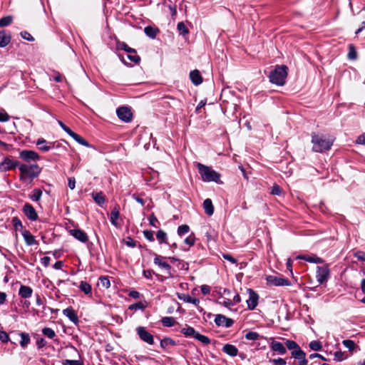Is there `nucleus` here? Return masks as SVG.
Returning a JSON list of instances; mask_svg holds the SVG:
<instances>
[{
    "mask_svg": "<svg viewBox=\"0 0 365 365\" xmlns=\"http://www.w3.org/2000/svg\"><path fill=\"white\" fill-rule=\"evenodd\" d=\"M11 39V36L10 32L6 31L5 30L0 31V47L4 48L6 47L10 42Z\"/></svg>",
    "mask_w": 365,
    "mask_h": 365,
    "instance_id": "obj_20",
    "label": "nucleus"
},
{
    "mask_svg": "<svg viewBox=\"0 0 365 365\" xmlns=\"http://www.w3.org/2000/svg\"><path fill=\"white\" fill-rule=\"evenodd\" d=\"M136 332L139 338L143 341L148 344L149 345H152L154 344L153 336L150 332H148L145 327H138L136 328Z\"/></svg>",
    "mask_w": 365,
    "mask_h": 365,
    "instance_id": "obj_6",
    "label": "nucleus"
},
{
    "mask_svg": "<svg viewBox=\"0 0 365 365\" xmlns=\"http://www.w3.org/2000/svg\"><path fill=\"white\" fill-rule=\"evenodd\" d=\"M23 213L31 221H36L38 219V214L34 207L29 203H26L22 208Z\"/></svg>",
    "mask_w": 365,
    "mask_h": 365,
    "instance_id": "obj_13",
    "label": "nucleus"
},
{
    "mask_svg": "<svg viewBox=\"0 0 365 365\" xmlns=\"http://www.w3.org/2000/svg\"><path fill=\"white\" fill-rule=\"evenodd\" d=\"M145 34L150 38L154 39L157 34L159 33V29L150 26H146L144 29Z\"/></svg>",
    "mask_w": 365,
    "mask_h": 365,
    "instance_id": "obj_28",
    "label": "nucleus"
},
{
    "mask_svg": "<svg viewBox=\"0 0 365 365\" xmlns=\"http://www.w3.org/2000/svg\"><path fill=\"white\" fill-rule=\"evenodd\" d=\"M19 335L21 336V341L19 342L22 348H25L30 343L29 334L25 332H20Z\"/></svg>",
    "mask_w": 365,
    "mask_h": 365,
    "instance_id": "obj_31",
    "label": "nucleus"
},
{
    "mask_svg": "<svg viewBox=\"0 0 365 365\" xmlns=\"http://www.w3.org/2000/svg\"><path fill=\"white\" fill-rule=\"evenodd\" d=\"M181 332L185 336H192L195 338V336L197 334V331L195 330V329L192 327L186 325V327L183 329H182Z\"/></svg>",
    "mask_w": 365,
    "mask_h": 365,
    "instance_id": "obj_32",
    "label": "nucleus"
},
{
    "mask_svg": "<svg viewBox=\"0 0 365 365\" xmlns=\"http://www.w3.org/2000/svg\"><path fill=\"white\" fill-rule=\"evenodd\" d=\"M9 340V337L8 334L6 331H0V341L4 343L8 342Z\"/></svg>",
    "mask_w": 365,
    "mask_h": 365,
    "instance_id": "obj_63",
    "label": "nucleus"
},
{
    "mask_svg": "<svg viewBox=\"0 0 365 365\" xmlns=\"http://www.w3.org/2000/svg\"><path fill=\"white\" fill-rule=\"evenodd\" d=\"M197 167L198 168L199 174L201 179L204 182H215L217 183L220 182L221 175L214 170L211 167L205 165L200 163H197Z\"/></svg>",
    "mask_w": 365,
    "mask_h": 365,
    "instance_id": "obj_2",
    "label": "nucleus"
},
{
    "mask_svg": "<svg viewBox=\"0 0 365 365\" xmlns=\"http://www.w3.org/2000/svg\"><path fill=\"white\" fill-rule=\"evenodd\" d=\"M195 339L200 341L201 343L205 345L210 344V339L207 336L202 335L198 332H197L196 335L195 336Z\"/></svg>",
    "mask_w": 365,
    "mask_h": 365,
    "instance_id": "obj_42",
    "label": "nucleus"
},
{
    "mask_svg": "<svg viewBox=\"0 0 365 365\" xmlns=\"http://www.w3.org/2000/svg\"><path fill=\"white\" fill-rule=\"evenodd\" d=\"M19 157L26 163L31 161L36 162L40 159L39 155L36 152L31 150H24L21 151Z\"/></svg>",
    "mask_w": 365,
    "mask_h": 365,
    "instance_id": "obj_7",
    "label": "nucleus"
},
{
    "mask_svg": "<svg viewBox=\"0 0 365 365\" xmlns=\"http://www.w3.org/2000/svg\"><path fill=\"white\" fill-rule=\"evenodd\" d=\"M72 138L79 144L88 148L91 147L89 143L76 133H75Z\"/></svg>",
    "mask_w": 365,
    "mask_h": 365,
    "instance_id": "obj_39",
    "label": "nucleus"
},
{
    "mask_svg": "<svg viewBox=\"0 0 365 365\" xmlns=\"http://www.w3.org/2000/svg\"><path fill=\"white\" fill-rule=\"evenodd\" d=\"M222 351L230 356H236L238 354V349L237 347L230 344L224 345Z\"/></svg>",
    "mask_w": 365,
    "mask_h": 365,
    "instance_id": "obj_26",
    "label": "nucleus"
},
{
    "mask_svg": "<svg viewBox=\"0 0 365 365\" xmlns=\"http://www.w3.org/2000/svg\"><path fill=\"white\" fill-rule=\"evenodd\" d=\"M309 348L314 351H320L322 348V345L319 341H312L309 344Z\"/></svg>",
    "mask_w": 365,
    "mask_h": 365,
    "instance_id": "obj_48",
    "label": "nucleus"
},
{
    "mask_svg": "<svg viewBox=\"0 0 365 365\" xmlns=\"http://www.w3.org/2000/svg\"><path fill=\"white\" fill-rule=\"evenodd\" d=\"M21 235L27 245L31 246L38 244L37 241L35 240L34 236L32 235L29 230H24Z\"/></svg>",
    "mask_w": 365,
    "mask_h": 365,
    "instance_id": "obj_23",
    "label": "nucleus"
},
{
    "mask_svg": "<svg viewBox=\"0 0 365 365\" xmlns=\"http://www.w3.org/2000/svg\"><path fill=\"white\" fill-rule=\"evenodd\" d=\"M145 308V305L142 302H138L135 304H133L129 306L128 309L130 310H139V309H143Z\"/></svg>",
    "mask_w": 365,
    "mask_h": 365,
    "instance_id": "obj_54",
    "label": "nucleus"
},
{
    "mask_svg": "<svg viewBox=\"0 0 365 365\" xmlns=\"http://www.w3.org/2000/svg\"><path fill=\"white\" fill-rule=\"evenodd\" d=\"M249 298L246 302L250 310H254L258 304L259 295L252 289H248Z\"/></svg>",
    "mask_w": 365,
    "mask_h": 365,
    "instance_id": "obj_11",
    "label": "nucleus"
},
{
    "mask_svg": "<svg viewBox=\"0 0 365 365\" xmlns=\"http://www.w3.org/2000/svg\"><path fill=\"white\" fill-rule=\"evenodd\" d=\"M79 289L81 291L84 292L86 294H89L91 293V286L86 282L82 281L79 285Z\"/></svg>",
    "mask_w": 365,
    "mask_h": 365,
    "instance_id": "obj_35",
    "label": "nucleus"
},
{
    "mask_svg": "<svg viewBox=\"0 0 365 365\" xmlns=\"http://www.w3.org/2000/svg\"><path fill=\"white\" fill-rule=\"evenodd\" d=\"M19 165H21L19 162L13 160L9 158H6L3 162L0 163V171L5 172L7 170H13L16 167L19 168Z\"/></svg>",
    "mask_w": 365,
    "mask_h": 365,
    "instance_id": "obj_10",
    "label": "nucleus"
},
{
    "mask_svg": "<svg viewBox=\"0 0 365 365\" xmlns=\"http://www.w3.org/2000/svg\"><path fill=\"white\" fill-rule=\"evenodd\" d=\"M42 195V191L40 189H34L30 195V199L32 201L38 202L40 200Z\"/></svg>",
    "mask_w": 365,
    "mask_h": 365,
    "instance_id": "obj_37",
    "label": "nucleus"
},
{
    "mask_svg": "<svg viewBox=\"0 0 365 365\" xmlns=\"http://www.w3.org/2000/svg\"><path fill=\"white\" fill-rule=\"evenodd\" d=\"M245 337L247 340L255 341L259 338V334L255 331H248Z\"/></svg>",
    "mask_w": 365,
    "mask_h": 365,
    "instance_id": "obj_50",
    "label": "nucleus"
},
{
    "mask_svg": "<svg viewBox=\"0 0 365 365\" xmlns=\"http://www.w3.org/2000/svg\"><path fill=\"white\" fill-rule=\"evenodd\" d=\"M63 314L69 319L71 322L77 324L79 322L76 312L72 307H68L63 310Z\"/></svg>",
    "mask_w": 365,
    "mask_h": 365,
    "instance_id": "obj_19",
    "label": "nucleus"
},
{
    "mask_svg": "<svg viewBox=\"0 0 365 365\" xmlns=\"http://www.w3.org/2000/svg\"><path fill=\"white\" fill-rule=\"evenodd\" d=\"M63 365H83V362L78 360L66 359L63 362Z\"/></svg>",
    "mask_w": 365,
    "mask_h": 365,
    "instance_id": "obj_58",
    "label": "nucleus"
},
{
    "mask_svg": "<svg viewBox=\"0 0 365 365\" xmlns=\"http://www.w3.org/2000/svg\"><path fill=\"white\" fill-rule=\"evenodd\" d=\"M71 235L81 242H86L88 240L87 234L80 229H73L69 231Z\"/></svg>",
    "mask_w": 365,
    "mask_h": 365,
    "instance_id": "obj_16",
    "label": "nucleus"
},
{
    "mask_svg": "<svg viewBox=\"0 0 365 365\" xmlns=\"http://www.w3.org/2000/svg\"><path fill=\"white\" fill-rule=\"evenodd\" d=\"M116 113L118 117L125 123L130 122L132 120L133 114L128 107L122 106L118 108Z\"/></svg>",
    "mask_w": 365,
    "mask_h": 365,
    "instance_id": "obj_12",
    "label": "nucleus"
},
{
    "mask_svg": "<svg viewBox=\"0 0 365 365\" xmlns=\"http://www.w3.org/2000/svg\"><path fill=\"white\" fill-rule=\"evenodd\" d=\"M190 78L192 83L195 86H198L202 82V78L198 70L192 71L190 73Z\"/></svg>",
    "mask_w": 365,
    "mask_h": 365,
    "instance_id": "obj_24",
    "label": "nucleus"
},
{
    "mask_svg": "<svg viewBox=\"0 0 365 365\" xmlns=\"http://www.w3.org/2000/svg\"><path fill=\"white\" fill-rule=\"evenodd\" d=\"M287 66L284 65L277 66L269 75V81L277 86H283L287 76Z\"/></svg>",
    "mask_w": 365,
    "mask_h": 365,
    "instance_id": "obj_3",
    "label": "nucleus"
},
{
    "mask_svg": "<svg viewBox=\"0 0 365 365\" xmlns=\"http://www.w3.org/2000/svg\"><path fill=\"white\" fill-rule=\"evenodd\" d=\"M195 242V236L193 235H190L189 237L185 238V240H184V242L185 244L188 245L189 246L194 245Z\"/></svg>",
    "mask_w": 365,
    "mask_h": 365,
    "instance_id": "obj_61",
    "label": "nucleus"
},
{
    "mask_svg": "<svg viewBox=\"0 0 365 365\" xmlns=\"http://www.w3.org/2000/svg\"><path fill=\"white\" fill-rule=\"evenodd\" d=\"M126 57L127 58H128L131 62L134 63H138L140 61V58L139 56H138L135 53H127V55H126Z\"/></svg>",
    "mask_w": 365,
    "mask_h": 365,
    "instance_id": "obj_53",
    "label": "nucleus"
},
{
    "mask_svg": "<svg viewBox=\"0 0 365 365\" xmlns=\"http://www.w3.org/2000/svg\"><path fill=\"white\" fill-rule=\"evenodd\" d=\"M33 294V289L26 285H21L19 290V295L24 299H28L31 297Z\"/></svg>",
    "mask_w": 365,
    "mask_h": 365,
    "instance_id": "obj_22",
    "label": "nucleus"
},
{
    "mask_svg": "<svg viewBox=\"0 0 365 365\" xmlns=\"http://www.w3.org/2000/svg\"><path fill=\"white\" fill-rule=\"evenodd\" d=\"M119 49L124 50L128 53H135L136 51L134 48L129 47L125 42H119L118 43Z\"/></svg>",
    "mask_w": 365,
    "mask_h": 365,
    "instance_id": "obj_40",
    "label": "nucleus"
},
{
    "mask_svg": "<svg viewBox=\"0 0 365 365\" xmlns=\"http://www.w3.org/2000/svg\"><path fill=\"white\" fill-rule=\"evenodd\" d=\"M41 171V168L36 163L35 164H21L19 165L20 180L24 182H31L33 180L37 178Z\"/></svg>",
    "mask_w": 365,
    "mask_h": 365,
    "instance_id": "obj_1",
    "label": "nucleus"
},
{
    "mask_svg": "<svg viewBox=\"0 0 365 365\" xmlns=\"http://www.w3.org/2000/svg\"><path fill=\"white\" fill-rule=\"evenodd\" d=\"M164 98L165 103L168 104L170 107H173V108L182 110V103L180 100L170 96H165Z\"/></svg>",
    "mask_w": 365,
    "mask_h": 365,
    "instance_id": "obj_18",
    "label": "nucleus"
},
{
    "mask_svg": "<svg viewBox=\"0 0 365 365\" xmlns=\"http://www.w3.org/2000/svg\"><path fill=\"white\" fill-rule=\"evenodd\" d=\"M42 333L44 336H47L49 339H53L56 336L55 331L49 327H44L42 329Z\"/></svg>",
    "mask_w": 365,
    "mask_h": 365,
    "instance_id": "obj_45",
    "label": "nucleus"
},
{
    "mask_svg": "<svg viewBox=\"0 0 365 365\" xmlns=\"http://www.w3.org/2000/svg\"><path fill=\"white\" fill-rule=\"evenodd\" d=\"M72 138L79 144L88 148L91 147L89 143L76 133H75Z\"/></svg>",
    "mask_w": 365,
    "mask_h": 365,
    "instance_id": "obj_38",
    "label": "nucleus"
},
{
    "mask_svg": "<svg viewBox=\"0 0 365 365\" xmlns=\"http://www.w3.org/2000/svg\"><path fill=\"white\" fill-rule=\"evenodd\" d=\"M267 282L271 286H289L290 284L287 279L273 275L267 277Z\"/></svg>",
    "mask_w": 365,
    "mask_h": 365,
    "instance_id": "obj_8",
    "label": "nucleus"
},
{
    "mask_svg": "<svg viewBox=\"0 0 365 365\" xmlns=\"http://www.w3.org/2000/svg\"><path fill=\"white\" fill-rule=\"evenodd\" d=\"M356 143L359 145H365V133L357 138Z\"/></svg>",
    "mask_w": 365,
    "mask_h": 365,
    "instance_id": "obj_64",
    "label": "nucleus"
},
{
    "mask_svg": "<svg viewBox=\"0 0 365 365\" xmlns=\"http://www.w3.org/2000/svg\"><path fill=\"white\" fill-rule=\"evenodd\" d=\"M11 222L16 230H21L23 229V225L21 223V221L17 217H13Z\"/></svg>",
    "mask_w": 365,
    "mask_h": 365,
    "instance_id": "obj_51",
    "label": "nucleus"
},
{
    "mask_svg": "<svg viewBox=\"0 0 365 365\" xmlns=\"http://www.w3.org/2000/svg\"><path fill=\"white\" fill-rule=\"evenodd\" d=\"M329 266L327 264H324L322 266H317V274L316 277L317 282L322 284L326 281H327L328 278L329 277Z\"/></svg>",
    "mask_w": 365,
    "mask_h": 365,
    "instance_id": "obj_5",
    "label": "nucleus"
},
{
    "mask_svg": "<svg viewBox=\"0 0 365 365\" xmlns=\"http://www.w3.org/2000/svg\"><path fill=\"white\" fill-rule=\"evenodd\" d=\"M169 345L175 346L176 343L173 339L168 337H165L160 341V346L163 349L167 348Z\"/></svg>",
    "mask_w": 365,
    "mask_h": 365,
    "instance_id": "obj_36",
    "label": "nucleus"
},
{
    "mask_svg": "<svg viewBox=\"0 0 365 365\" xmlns=\"http://www.w3.org/2000/svg\"><path fill=\"white\" fill-rule=\"evenodd\" d=\"M119 210L117 207H114L110 212V220L111 224L115 227H118V220L119 218Z\"/></svg>",
    "mask_w": 365,
    "mask_h": 365,
    "instance_id": "obj_29",
    "label": "nucleus"
},
{
    "mask_svg": "<svg viewBox=\"0 0 365 365\" xmlns=\"http://www.w3.org/2000/svg\"><path fill=\"white\" fill-rule=\"evenodd\" d=\"M348 58L350 60H356L357 58V52L352 44L349 46Z\"/></svg>",
    "mask_w": 365,
    "mask_h": 365,
    "instance_id": "obj_44",
    "label": "nucleus"
},
{
    "mask_svg": "<svg viewBox=\"0 0 365 365\" xmlns=\"http://www.w3.org/2000/svg\"><path fill=\"white\" fill-rule=\"evenodd\" d=\"M342 344L350 351H352L355 349V346H356L354 341L351 339H345L342 341Z\"/></svg>",
    "mask_w": 365,
    "mask_h": 365,
    "instance_id": "obj_47",
    "label": "nucleus"
},
{
    "mask_svg": "<svg viewBox=\"0 0 365 365\" xmlns=\"http://www.w3.org/2000/svg\"><path fill=\"white\" fill-rule=\"evenodd\" d=\"M143 235H144V237L150 242H153L155 240L153 231L145 230V231H143Z\"/></svg>",
    "mask_w": 365,
    "mask_h": 365,
    "instance_id": "obj_57",
    "label": "nucleus"
},
{
    "mask_svg": "<svg viewBox=\"0 0 365 365\" xmlns=\"http://www.w3.org/2000/svg\"><path fill=\"white\" fill-rule=\"evenodd\" d=\"M13 18L11 16H6L0 19V27H5L12 23Z\"/></svg>",
    "mask_w": 365,
    "mask_h": 365,
    "instance_id": "obj_41",
    "label": "nucleus"
},
{
    "mask_svg": "<svg viewBox=\"0 0 365 365\" xmlns=\"http://www.w3.org/2000/svg\"><path fill=\"white\" fill-rule=\"evenodd\" d=\"M271 348L273 351H277L280 354H284L287 352L286 347L283 344L277 341H273L271 343Z\"/></svg>",
    "mask_w": 365,
    "mask_h": 365,
    "instance_id": "obj_25",
    "label": "nucleus"
},
{
    "mask_svg": "<svg viewBox=\"0 0 365 365\" xmlns=\"http://www.w3.org/2000/svg\"><path fill=\"white\" fill-rule=\"evenodd\" d=\"M203 207L205 209V213L207 215L211 216L214 213V206L210 199L207 198L204 200Z\"/></svg>",
    "mask_w": 365,
    "mask_h": 365,
    "instance_id": "obj_27",
    "label": "nucleus"
},
{
    "mask_svg": "<svg viewBox=\"0 0 365 365\" xmlns=\"http://www.w3.org/2000/svg\"><path fill=\"white\" fill-rule=\"evenodd\" d=\"M36 145L38 146L39 150L43 152H48L54 147V143L48 142L43 138L37 140Z\"/></svg>",
    "mask_w": 365,
    "mask_h": 365,
    "instance_id": "obj_17",
    "label": "nucleus"
},
{
    "mask_svg": "<svg viewBox=\"0 0 365 365\" xmlns=\"http://www.w3.org/2000/svg\"><path fill=\"white\" fill-rule=\"evenodd\" d=\"M291 354L292 357L297 361V365H307L308 364V360L306 359V353L301 348L292 351Z\"/></svg>",
    "mask_w": 365,
    "mask_h": 365,
    "instance_id": "obj_9",
    "label": "nucleus"
},
{
    "mask_svg": "<svg viewBox=\"0 0 365 365\" xmlns=\"http://www.w3.org/2000/svg\"><path fill=\"white\" fill-rule=\"evenodd\" d=\"M177 28L180 35L185 36L189 33L187 28L182 21L178 24Z\"/></svg>",
    "mask_w": 365,
    "mask_h": 365,
    "instance_id": "obj_46",
    "label": "nucleus"
},
{
    "mask_svg": "<svg viewBox=\"0 0 365 365\" xmlns=\"http://www.w3.org/2000/svg\"><path fill=\"white\" fill-rule=\"evenodd\" d=\"M100 282L103 287L108 288L110 286V282L107 277L102 276L99 278Z\"/></svg>",
    "mask_w": 365,
    "mask_h": 365,
    "instance_id": "obj_56",
    "label": "nucleus"
},
{
    "mask_svg": "<svg viewBox=\"0 0 365 365\" xmlns=\"http://www.w3.org/2000/svg\"><path fill=\"white\" fill-rule=\"evenodd\" d=\"M156 238L158 240L160 244H166L169 245L168 242V236L165 231L160 230L156 233Z\"/></svg>",
    "mask_w": 365,
    "mask_h": 365,
    "instance_id": "obj_30",
    "label": "nucleus"
},
{
    "mask_svg": "<svg viewBox=\"0 0 365 365\" xmlns=\"http://www.w3.org/2000/svg\"><path fill=\"white\" fill-rule=\"evenodd\" d=\"M190 231V227L187 225H182L178 228V234L180 236L187 234Z\"/></svg>",
    "mask_w": 365,
    "mask_h": 365,
    "instance_id": "obj_52",
    "label": "nucleus"
},
{
    "mask_svg": "<svg viewBox=\"0 0 365 365\" xmlns=\"http://www.w3.org/2000/svg\"><path fill=\"white\" fill-rule=\"evenodd\" d=\"M178 298L180 299V300H182L184 301L185 302H187V303H191L194 305H195L198 309H200V311H202V309H200V307H199V304H200V300L198 299H196V298H192L191 296H190L189 294H179L178 295Z\"/></svg>",
    "mask_w": 365,
    "mask_h": 365,
    "instance_id": "obj_21",
    "label": "nucleus"
},
{
    "mask_svg": "<svg viewBox=\"0 0 365 365\" xmlns=\"http://www.w3.org/2000/svg\"><path fill=\"white\" fill-rule=\"evenodd\" d=\"M312 143L313 150L317 153H323L329 150L333 144L332 141L317 134L312 135Z\"/></svg>",
    "mask_w": 365,
    "mask_h": 365,
    "instance_id": "obj_4",
    "label": "nucleus"
},
{
    "mask_svg": "<svg viewBox=\"0 0 365 365\" xmlns=\"http://www.w3.org/2000/svg\"><path fill=\"white\" fill-rule=\"evenodd\" d=\"M161 322L164 327H173L175 324V320L173 317H165L161 319Z\"/></svg>",
    "mask_w": 365,
    "mask_h": 365,
    "instance_id": "obj_34",
    "label": "nucleus"
},
{
    "mask_svg": "<svg viewBox=\"0 0 365 365\" xmlns=\"http://www.w3.org/2000/svg\"><path fill=\"white\" fill-rule=\"evenodd\" d=\"M148 220H149L150 225H152L154 227H158L159 221L153 213L149 216Z\"/></svg>",
    "mask_w": 365,
    "mask_h": 365,
    "instance_id": "obj_55",
    "label": "nucleus"
},
{
    "mask_svg": "<svg viewBox=\"0 0 365 365\" xmlns=\"http://www.w3.org/2000/svg\"><path fill=\"white\" fill-rule=\"evenodd\" d=\"M154 264L158 265L159 267L164 269L166 271L167 274L170 277H172L173 274L171 273V266L168 262L162 261L163 257L158 255L156 254H154Z\"/></svg>",
    "mask_w": 365,
    "mask_h": 365,
    "instance_id": "obj_15",
    "label": "nucleus"
},
{
    "mask_svg": "<svg viewBox=\"0 0 365 365\" xmlns=\"http://www.w3.org/2000/svg\"><path fill=\"white\" fill-rule=\"evenodd\" d=\"M273 365H285L286 361L284 359L278 358L269 361Z\"/></svg>",
    "mask_w": 365,
    "mask_h": 365,
    "instance_id": "obj_59",
    "label": "nucleus"
},
{
    "mask_svg": "<svg viewBox=\"0 0 365 365\" xmlns=\"http://www.w3.org/2000/svg\"><path fill=\"white\" fill-rule=\"evenodd\" d=\"M94 201L99 205H102L105 203V197L103 194L101 192H96L92 194Z\"/></svg>",
    "mask_w": 365,
    "mask_h": 365,
    "instance_id": "obj_33",
    "label": "nucleus"
},
{
    "mask_svg": "<svg viewBox=\"0 0 365 365\" xmlns=\"http://www.w3.org/2000/svg\"><path fill=\"white\" fill-rule=\"evenodd\" d=\"M215 322L218 327L229 328L232 326L234 321L232 319L227 318L224 315L217 314L215 316Z\"/></svg>",
    "mask_w": 365,
    "mask_h": 365,
    "instance_id": "obj_14",
    "label": "nucleus"
},
{
    "mask_svg": "<svg viewBox=\"0 0 365 365\" xmlns=\"http://www.w3.org/2000/svg\"><path fill=\"white\" fill-rule=\"evenodd\" d=\"M286 347L289 349V350H297L298 349H300L299 346L294 341H292V340H287L286 343Z\"/></svg>",
    "mask_w": 365,
    "mask_h": 365,
    "instance_id": "obj_49",
    "label": "nucleus"
},
{
    "mask_svg": "<svg viewBox=\"0 0 365 365\" xmlns=\"http://www.w3.org/2000/svg\"><path fill=\"white\" fill-rule=\"evenodd\" d=\"M271 194L275 195H281L282 194V189H281V187L279 185H274L272 187Z\"/></svg>",
    "mask_w": 365,
    "mask_h": 365,
    "instance_id": "obj_62",
    "label": "nucleus"
},
{
    "mask_svg": "<svg viewBox=\"0 0 365 365\" xmlns=\"http://www.w3.org/2000/svg\"><path fill=\"white\" fill-rule=\"evenodd\" d=\"M300 259H303L306 260L307 262H312V263H322L324 262V260L318 257H299Z\"/></svg>",
    "mask_w": 365,
    "mask_h": 365,
    "instance_id": "obj_43",
    "label": "nucleus"
},
{
    "mask_svg": "<svg viewBox=\"0 0 365 365\" xmlns=\"http://www.w3.org/2000/svg\"><path fill=\"white\" fill-rule=\"evenodd\" d=\"M136 241L130 237L125 240V244L130 247H135L136 246Z\"/></svg>",
    "mask_w": 365,
    "mask_h": 365,
    "instance_id": "obj_60",
    "label": "nucleus"
}]
</instances>
